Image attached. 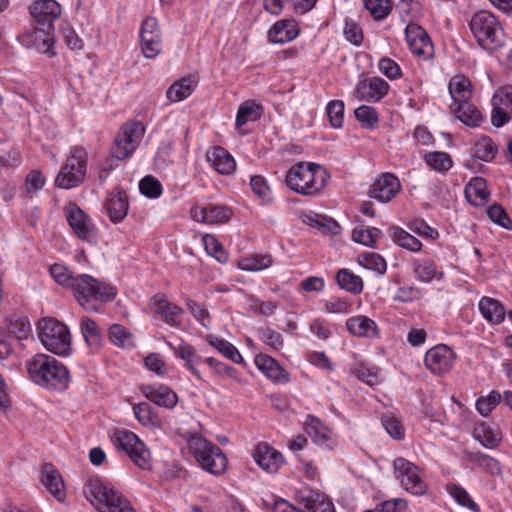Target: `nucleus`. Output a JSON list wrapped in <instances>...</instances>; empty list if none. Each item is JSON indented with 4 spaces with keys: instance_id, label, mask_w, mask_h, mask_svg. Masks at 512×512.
Instances as JSON below:
<instances>
[{
    "instance_id": "1",
    "label": "nucleus",
    "mask_w": 512,
    "mask_h": 512,
    "mask_svg": "<svg viewBox=\"0 0 512 512\" xmlns=\"http://www.w3.org/2000/svg\"><path fill=\"white\" fill-rule=\"evenodd\" d=\"M25 367L29 379L36 385L56 391L68 388L70 374L67 367L55 357L38 353L29 358Z\"/></svg>"
},
{
    "instance_id": "2",
    "label": "nucleus",
    "mask_w": 512,
    "mask_h": 512,
    "mask_svg": "<svg viewBox=\"0 0 512 512\" xmlns=\"http://www.w3.org/2000/svg\"><path fill=\"white\" fill-rule=\"evenodd\" d=\"M328 174L312 162H298L287 171L285 182L294 192L304 196L318 195L326 186Z\"/></svg>"
},
{
    "instance_id": "3",
    "label": "nucleus",
    "mask_w": 512,
    "mask_h": 512,
    "mask_svg": "<svg viewBox=\"0 0 512 512\" xmlns=\"http://www.w3.org/2000/svg\"><path fill=\"white\" fill-rule=\"evenodd\" d=\"M397 9L401 20L407 23L405 37L411 52L424 59H429L433 54V44L426 31L412 22L419 16L420 4L414 0H400Z\"/></svg>"
},
{
    "instance_id": "4",
    "label": "nucleus",
    "mask_w": 512,
    "mask_h": 512,
    "mask_svg": "<svg viewBox=\"0 0 512 512\" xmlns=\"http://www.w3.org/2000/svg\"><path fill=\"white\" fill-rule=\"evenodd\" d=\"M83 491L98 512H135L127 497L97 477L90 478Z\"/></svg>"
},
{
    "instance_id": "5",
    "label": "nucleus",
    "mask_w": 512,
    "mask_h": 512,
    "mask_svg": "<svg viewBox=\"0 0 512 512\" xmlns=\"http://www.w3.org/2000/svg\"><path fill=\"white\" fill-rule=\"evenodd\" d=\"M70 290L76 301L87 311H96V303L113 300L116 289L104 282L98 281L88 274H78Z\"/></svg>"
},
{
    "instance_id": "6",
    "label": "nucleus",
    "mask_w": 512,
    "mask_h": 512,
    "mask_svg": "<svg viewBox=\"0 0 512 512\" xmlns=\"http://www.w3.org/2000/svg\"><path fill=\"white\" fill-rule=\"evenodd\" d=\"M470 30L478 44L487 50H496L504 42V30L494 14L481 10L470 20Z\"/></svg>"
},
{
    "instance_id": "7",
    "label": "nucleus",
    "mask_w": 512,
    "mask_h": 512,
    "mask_svg": "<svg viewBox=\"0 0 512 512\" xmlns=\"http://www.w3.org/2000/svg\"><path fill=\"white\" fill-rule=\"evenodd\" d=\"M188 446L200 467L206 472L219 476L227 469V457L223 451L202 436L189 438Z\"/></svg>"
},
{
    "instance_id": "8",
    "label": "nucleus",
    "mask_w": 512,
    "mask_h": 512,
    "mask_svg": "<svg viewBox=\"0 0 512 512\" xmlns=\"http://www.w3.org/2000/svg\"><path fill=\"white\" fill-rule=\"evenodd\" d=\"M37 328L39 340L48 351L57 355L68 354L71 335L66 325L53 318H43Z\"/></svg>"
},
{
    "instance_id": "9",
    "label": "nucleus",
    "mask_w": 512,
    "mask_h": 512,
    "mask_svg": "<svg viewBox=\"0 0 512 512\" xmlns=\"http://www.w3.org/2000/svg\"><path fill=\"white\" fill-rule=\"evenodd\" d=\"M87 161V151L83 147H73L55 179L56 186L71 189L81 184L86 176Z\"/></svg>"
},
{
    "instance_id": "10",
    "label": "nucleus",
    "mask_w": 512,
    "mask_h": 512,
    "mask_svg": "<svg viewBox=\"0 0 512 512\" xmlns=\"http://www.w3.org/2000/svg\"><path fill=\"white\" fill-rule=\"evenodd\" d=\"M112 441L115 447L124 451L139 468L143 470L151 468L150 451L135 433L128 430H116Z\"/></svg>"
},
{
    "instance_id": "11",
    "label": "nucleus",
    "mask_w": 512,
    "mask_h": 512,
    "mask_svg": "<svg viewBox=\"0 0 512 512\" xmlns=\"http://www.w3.org/2000/svg\"><path fill=\"white\" fill-rule=\"evenodd\" d=\"M144 133L145 128L141 122L123 124L114 139L112 155L118 160L130 157L141 142Z\"/></svg>"
},
{
    "instance_id": "12",
    "label": "nucleus",
    "mask_w": 512,
    "mask_h": 512,
    "mask_svg": "<svg viewBox=\"0 0 512 512\" xmlns=\"http://www.w3.org/2000/svg\"><path fill=\"white\" fill-rule=\"evenodd\" d=\"M394 473L401 486L409 493L421 496L427 492V484L421 476L419 467L405 458H396Z\"/></svg>"
},
{
    "instance_id": "13",
    "label": "nucleus",
    "mask_w": 512,
    "mask_h": 512,
    "mask_svg": "<svg viewBox=\"0 0 512 512\" xmlns=\"http://www.w3.org/2000/svg\"><path fill=\"white\" fill-rule=\"evenodd\" d=\"M22 44L28 48L36 49L38 52L54 56L52 50L54 43V25L48 26L36 24L21 35Z\"/></svg>"
},
{
    "instance_id": "14",
    "label": "nucleus",
    "mask_w": 512,
    "mask_h": 512,
    "mask_svg": "<svg viewBox=\"0 0 512 512\" xmlns=\"http://www.w3.org/2000/svg\"><path fill=\"white\" fill-rule=\"evenodd\" d=\"M491 122L495 127H502L512 118V85L498 88L491 99Z\"/></svg>"
},
{
    "instance_id": "15",
    "label": "nucleus",
    "mask_w": 512,
    "mask_h": 512,
    "mask_svg": "<svg viewBox=\"0 0 512 512\" xmlns=\"http://www.w3.org/2000/svg\"><path fill=\"white\" fill-rule=\"evenodd\" d=\"M67 221L73 232L81 240L92 242L96 232L90 218L77 205L69 204L66 208Z\"/></svg>"
},
{
    "instance_id": "16",
    "label": "nucleus",
    "mask_w": 512,
    "mask_h": 512,
    "mask_svg": "<svg viewBox=\"0 0 512 512\" xmlns=\"http://www.w3.org/2000/svg\"><path fill=\"white\" fill-rule=\"evenodd\" d=\"M389 88L388 82L380 77L365 78L357 84L355 95L361 101L378 102L387 95Z\"/></svg>"
},
{
    "instance_id": "17",
    "label": "nucleus",
    "mask_w": 512,
    "mask_h": 512,
    "mask_svg": "<svg viewBox=\"0 0 512 512\" xmlns=\"http://www.w3.org/2000/svg\"><path fill=\"white\" fill-rule=\"evenodd\" d=\"M191 217L206 224H223L230 220L232 211L227 206L208 204L206 206H193L190 211Z\"/></svg>"
},
{
    "instance_id": "18",
    "label": "nucleus",
    "mask_w": 512,
    "mask_h": 512,
    "mask_svg": "<svg viewBox=\"0 0 512 512\" xmlns=\"http://www.w3.org/2000/svg\"><path fill=\"white\" fill-rule=\"evenodd\" d=\"M399 179L392 173L382 174L370 187L369 195L382 203L390 202L400 191Z\"/></svg>"
},
{
    "instance_id": "19",
    "label": "nucleus",
    "mask_w": 512,
    "mask_h": 512,
    "mask_svg": "<svg viewBox=\"0 0 512 512\" xmlns=\"http://www.w3.org/2000/svg\"><path fill=\"white\" fill-rule=\"evenodd\" d=\"M454 353L447 345H437L427 351L424 362L435 374L449 371L453 365Z\"/></svg>"
},
{
    "instance_id": "20",
    "label": "nucleus",
    "mask_w": 512,
    "mask_h": 512,
    "mask_svg": "<svg viewBox=\"0 0 512 512\" xmlns=\"http://www.w3.org/2000/svg\"><path fill=\"white\" fill-rule=\"evenodd\" d=\"M31 17L36 24L48 26L54 23L62 13L60 4L56 0H36L29 8Z\"/></svg>"
},
{
    "instance_id": "21",
    "label": "nucleus",
    "mask_w": 512,
    "mask_h": 512,
    "mask_svg": "<svg viewBox=\"0 0 512 512\" xmlns=\"http://www.w3.org/2000/svg\"><path fill=\"white\" fill-rule=\"evenodd\" d=\"M40 481L47 491L58 501H63L65 499L66 491L63 478L53 464H43Z\"/></svg>"
},
{
    "instance_id": "22",
    "label": "nucleus",
    "mask_w": 512,
    "mask_h": 512,
    "mask_svg": "<svg viewBox=\"0 0 512 512\" xmlns=\"http://www.w3.org/2000/svg\"><path fill=\"white\" fill-rule=\"evenodd\" d=\"M255 462L265 471L275 473L283 463V456L280 452L270 447L267 443H259L254 450Z\"/></svg>"
},
{
    "instance_id": "23",
    "label": "nucleus",
    "mask_w": 512,
    "mask_h": 512,
    "mask_svg": "<svg viewBox=\"0 0 512 512\" xmlns=\"http://www.w3.org/2000/svg\"><path fill=\"white\" fill-rule=\"evenodd\" d=\"M152 309L168 325L179 326L181 324L182 308L169 302L164 294H156L152 298Z\"/></svg>"
},
{
    "instance_id": "24",
    "label": "nucleus",
    "mask_w": 512,
    "mask_h": 512,
    "mask_svg": "<svg viewBox=\"0 0 512 512\" xmlns=\"http://www.w3.org/2000/svg\"><path fill=\"white\" fill-rule=\"evenodd\" d=\"M141 391L151 402L160 407L172 409L178 402L177 394L164 385H142Z\"/></svg>"
},
{
    "instance_id": "25",
    "label": "nucleus",
    "mask_w": 512,
    "mask_h": 512,
    "mask_svg": "<svg viewBox=\"0 0 512 512\" xmlns=\"http://www.w3.org/2000/svg\"><path fill=\"white\" fill-rule=\"evenodd\" d=\"M411 266L415 278L424 283H430L433 279H441L443 273L438 270L435 261L429 257L413 258Z\"/></svg>"
},
{
    "instance_id": "26",
    "label": "nucleus",
    "mask_w": 512,
    "mask_h": 512,
    "mask_svg": "<svg viewBox=\"0 0 512 512\" xmlns=\"http://www.w3.org/2000/svg\"><path fill=\"white\" fill-rule=\"evenodd\" d=\"M206 157L212 167L220 174L229 175L236 169L233 156L223 147H214L207 152Z\"/></svg>"
},
{
    "instance_id": "27",
    "label": "nucleus",
    "mask_w": 512,
    "mask_h": 512,
    "mask_svg": "<svg viewBox=\"0 0 512 512\" xmlns=\"http://www.w3.org/2000/svg\"><path fill=\"white\" fill-rule=\"evenodd\" d=\"M299 34L298 24L293 19L277 21L269 30L268 38L274 43H286L292 41Z\"/></svg>"
},
{
    "instance_id": "28",
    "label": "nucleus",
    "mask_w": 512,
    "mask_h": 512,
    "mask_svg": "<svg viewBox=\"0 0 512 512\" xmlns=\"http://www.w3.org/2000/svg\"><path fill=\"white\" fill-rule=\"evenodd\" d=\"M255 364L257 368L269 379L273 381L289 380L288 373L283 369L278 362L267 354H258L255 356Z\"/></svg>"
},
{
    "instance_id": "29",
    "label": "nucleus",
    "mask_w": 512,
    "mask_h": 512,
    "mask_svg": "<svg viewBox=\"0 0 512 512\" xmlns=\"http://www.w3.org/2000/svg\"><path fill=\"white\" fill-rule=\"evenodd\" d=\"M346 327L349 333L357 337H378L377 324L367 316L359 315L347 319Z\"/></svg>"
},
{
    "instance_id": "30",
    "label": "nucleus",
    "mask_w": 512,
    "mask_h": 512,
    "mask_svg": "<svg viewBox=\"0 0 512 512\" xmlns=\"http://www.w3.org/2000/svg\"><path fill=\"white\" fill-rule=\"evenodd\" d=\"M109 218L114 223L121 222L128 212V198L124 191L111 193L106 202Z\"/></svg>"
},
{
    "instance_id": "31",
    "label": "nucleus",
    "mask_w": 512,
    "mask_h": 512,
    "mask_svg": "<svg viewBox=\"0 0 512 512\" xmlns=\"http://www.w3.org/2000/svg\"><path fill=\"white\" fill-rule=\"evenodd\" d=\"M448 90L454 101L453 106L470 100L472 96V85L468 78L463 75L453 76L448 84Z\"/></svg>"
},
{
    "instance_id": "32",
    "label": "nucleus",
    "mask_w": 512,
    "mask_h": 512,
    "mask_svg": "<svg viewBox=\"0 0 512 512\" xmlns=\"http://www.w3.org/2000/svg\"><path fill=\"white\" fill-rule=\"evenodd\" d=\"M169 346L173 349L175 356L184 361L186 368L197 379L202 380L203 378L196 367L201 362V357L196 353L195 349L186 343H181L178 346L169 344Z\"/></svg>"
},
{
    "instance_id": "33",
    "label": "nucleus",
    "mask_w": 512,
    "mask_h": 512,
    "mask_svg": "<svg viewBox=\"0 0 512 512\" xmlns=\"http://www.w3.org/2000/svg\"><path fill=\"white\" fill-rule=\"evenodd\" d=\"M467 200L475 205H483L489 198L486 181L481 177L472 178L465 186L464 190Z\"/></svg>"
},
{
    "instance_id": "34",
    "label": "nucleus",
    "mask_w": 512,
    "mask_h": 512,
    "mask_svg": "<svg viewBox=\"0 0 512 512\" xmlns=\"http://www.w3.org/2000/svg\"><path fill=\"white\" fill-rule=\"evenodd\" d=\"M479 310L485 320L492 324L501 323L506 314L503 305L498 300L490 297H482L479 302Z\"/></svg>"
},
{
    "instance_id": "35",
    "label": "nucleus",
    "mask_w": 512,
    "mask_h": 512,
    "mask_svg": "<svg viewBox=\"0 0 512 512\" xmlns=\"http://www.w3.org/2000/svg\"><path fill=\"white\" fill-rule=\"evenodd\" d=\"M451 110L462 123L469 127H476L483 120L481 112L469 100L457 106H451Z\"/></svg>"
},
{
    "instance_id": "36",
    "label": "nucleus",
    "mask_w": 512,
    "mask_h": 512,
    "mask_svg": "<svg viewBox=\"0 0 512 512\" xmlns=\"http://www.w3.org/2000/svg\"><path fill=\"white\" fill-rule=\"evenodd\" d=\"M301 503L308 512H334L333 504L317 491H308L301 496Z\"/></svg>"
},
{
    "instance_id": "37",
    "label": "nucleus",
    "mask_w": 512,
    "mask_h": 512,
    "mask_svg": "<svg viewBox=\"0 0 512 512\" xmlns=\"http://www.w3.org/2000/svg\"><path fill=\"white\" fill-rule=\"evenodd\" d=\"M206 341L230 361L236 364H241L243 362V357L239 353L238 349L229 341L211 334L206 336Z\"/></svg>"
},
{
    "instance_id": "38",
    "label": "nucleus",
    "mask_w": 512,
    "mask_h": 512,
    "mask_svg": "<svg viewBox=\"0 0 512 512\" xmlns=\"http://www.w3.org/2000/svg\"><path fill=\"white\" fill-rule=\"evenodd\" d=\"M263 107L254 100H246L238 108L236 115V126L241 127L249 121H256L261 118Z\"/></svg>"
},
{
    "instance_id": "39",
    "label": "nucleus",
    "mask_w": 512,
    "mask_h": 512,
    "mask_svg": "<svg viewBox=\"0 0 512 512\" xmlns=\"http://www.w3.org/2000/svg\"><path fill=\"white\" fill-rule=\"evenodd\" d=\"M273 261L268 254H251L238 261V268L243 271L256 272L269 268Z\"/></svg>"
},
{
    "instance_id": "40",
    "label": "nucleus",
    "mask_w": 512,
    "mask_h": 512,
    "mask_svg": "<svg viewBox=\"0 0 512 512\" xmlns=\"http://www.w3.org/2000/svg\"><path fill=\"white\" fill-rule=\"evenodd\" d=\"M389 234L397 245L409 251L419 252L422 248V243L416 237L400 227H390Z\"/></svg>"
},
{
    "instance_id": "41",
    "label": "nucleus",
    "mask_w": 512,
    "mask_h": 512,
    "mask_svg": "<svg viewBox=\"0 0 512 512\" xmlns=\"http://www.w3.org/2000/svg\"><path fill=\"white\" fill-rule=\"evenodd\" d=\"M497 146L488 136L478 138L473 146V157L475 159L491 162L497 154Z\"/></svg>"
},
{
    "instance_id": "42",
    "label": "nucleus",
    "mask_w": 512,
    "mask_h": 512,
    "mask_svg": "<svg viewBox=\"0 0 512 512\" xmlns=\"http://www.w3.org/2000/svg\"><path fill=\"white\" fill-rule=\"evenodd\" d=\"M193 90L194 81L190 77H184L168 88L166 96L171 102H180L190 96Z\"/></svg>"
},
{
    "instance_id": "43",
    "label": "nucleus",
    "mask_w": 512,
    "mask_h": 512,
    "mask_svg": "<svg viewBox=\"0 0 512 512\" xmlns=\"http://www.w3.org/2000/svg\"><path fill=\"white\" fill-rule=\"evenodd\" d=\"M423 160L428 167L439 173H446L453 166L451 156L442 151L428 152L423 156Z\"/></svg>"
},
{
    "instance_id": "44",
    "label": "nucleus",
    "mask_w": 512,
    "mask_h": 512,
    "mask_svg": "<svg viewBox=\"0 0 512 512\" xmlns=\"http://www.w3.org/2000/svg\"><path fill=\"white\" fill-rule=\"evenodd\" d=\"M80 329L87 345L96 350L101 344V331L94 320L83 317L80 321Z\"/></svg>"
},
{
    "instance_id": "45",
    "label": "nucleus",
    "mask_w": 512,
    "mask_h": 512,
    "mask_svg": "<svg viewBox=\"0 0 512 512\" xmlns=\"http://www.w3.org/2000/svg\"><path fill=\"white\" fill-rule=\"evenodd\" d=\"M474 435L481 445L489 449L497 447L501 441V433L486 423L479 424L474 430Z\"/></svg>"
},
{
    "instance_id": "46",
    "label": "nucleus",
    "mask_w": 512,
    "mask_h": 512,
    "mask_svg": "<svg viewBox=\"0 0 512 512\" xmlns=\"http://www.w3.org/2000/svg\"><path fill=\"white\" fill-rule=\"evenodd\" d=\"M336 281L340 288L352 294H360L363 290V281L361 277L355 275L348 269L339 270L336 274Z\"/></svg>"
},
{
    "instance_id": "47",
    "label": "nucleus",
    "mask_w": 512,
    "mask_h": 512,
    "mask_svg": "<svg viewBox=\"0 0 512 512\" xmlns=\"http://www.w3.org/2000/svg\"><path fill=\"white\" fill-rule=\"evenodd\" d=\"M305 430L318 445H324L330 439L328 428L316 417L308 416Z\"/></svg>"
},
{
    "instance_id": "48",
    "label": "nucleus",
    "mask_w": 512,
    "mask_h": 512,
    "mask_svg": "<svg viewBox=\"0 0 512 512\" xmlns=\"http://www.w3.org/2000/svg\"><path fill=\"white\" fill-rule=\"evenodd\" d=\"M447 491L461 506L468 508L472 512H480L479 506L470 497L468 492L460 485L448 484Z\"/></svg>"
},
{
    "instance_id": "49",
    "label": "nucleus",
    "mask_w": 512,
    "mask_h": 512,
    "mask_svg": "<svg viewBox=\"0 0 512 512\" xmlns=\"http://www.w3.org/2000/svg\"><path fill=\"white\" fill-rule=\"evenodd\" d=\"M365 8L369 11L374 20L385 19L392 11L391 0H363Z\"/></svg>"
},
{
    "instance_id": "50",
    "label": "nucleus",
    "mask_w": 512,
    "mask_h": 512,
    "mask_svg": "<svg viewBox=\"0 0 512 512\" xmlns=\"http://www.w3.org/2000/svg\"><path fill=\"white\" fill-rule=\"evenodd\" d=\"M110 341L121 348L134 346L133 336L122 325L113 324L110 326L109 331Z\"/></svg>"
},
{
    "instance_id": "51",
    "label": "nucleus",
    "mask_w": 512,
    "mask_h": 512,
    "mask_svg": "<svg viewBox=\"0 0 512 512\" xmlns=\"http://www.w3.org/2000/svg\"><path fill=\"white\" fill-rule=\"evenodd\" d=\"M353 374L362 382L369 386L379 384V369L375 366H368L366 364H358L353 368Z\"/></svg>"
},
{
    "instance_id": "52",
    "label": "nucleus",
    "mask_w": 512,
    "mask_h": 512,
    "mask_svg": "<svg viewBox=\"0 0 512 512\" xmlns=\"http://www.w3.org/2000/svg\"><path fill=\"white\" fill-rule=\"evenodd\" d=\"M50 274L59 285L68 289L73 286L76 276L66 266L58 263L50 267Z\"/></svg>"
},
{
    "instance_id": "53",
    "label": "nucleus",
    "mask_w": 512,
    "mask_h": 512,
    "mask_svg": "<svg viewBox=\"0 0 512 512\" xmlns=\"http://www.w3.org/2000/svg\"><path fill=\"white\" fill-rule=\"evenodd\" d=\"M329 123L333 128H341L344 120V103L341 100H333L326 107Z\"/></svg>"
},
{
    "instance_id": "54",
    "label": "nucleus",
    "mask_w": 512,
    "mask_h": 512,
    "mask_svg": "<svg viewBox=\"0 0 512 512\" xmlns=\"http://www.w3.org/2000/svg\"><path fill=\"white\" fill-rule=\"evenodd\" d=\"M354 114L365 128H373L378 123V114L373 107L361 105L355 109Z\"/></svg>"
},
{
    "instance_id": "55",
    "label": "nucleus",
    "mask_w": 512,
    "mask_h": 512,
    "mask_svg": "<svg viewBox=\"0 0 512 512\" xmlns=\"http://www.w3.org/2000/svg\"><path fill=\"white\" fill-rule=\"evenodd\" d=\"M380 235L381 231L377 228L354 229L352 239L357 243L373 247Z\"/></svg>"
},
{
    "instance_id": "56",
    "label": "nucleus",
    "mask_w": 512,
    "mask_h": 512,
    "mask_svg": "<svg viewBox=\"0 0 512 512\" xmlns=\"http://www.w3.org/2000/svg\"><path fill=\"white\" fill-rule=\"evenodd\" d=\"M140 192L149 198H157L162 193L161 183L153 176H145L139 183Z\"/></svg>"
},
{
    "instance_id": "57",
    "label": "nucleus",
    "mask_w": 512,
    "mask_h": 512,
    "mask_svg": "<svg viewBox=\"0 0 512 512\" xmlns=\"http://www.w3.org/2000/svg\"><path fill=\"white\" fill-rule=\"evenodd\" d=\"M501 395L497 391H491L487 397H480L476 402V408L482 416H488L495 406L500 403Z\"/></svg>"
},
{
    "instance_id": "58",
    "label": "nucleus",
    "mask_w": 512,
    "mask_h": 512,
    "mask_svg": "<svg viewBox=\"0 0 512 512\" xmlns=\"http://www.w3.org/2000/svg\"><path fill=\"white\" fill-rule=\"evenodd\" d=\"M205 363L212 368L217 375L239 380V373L234 367L228 366L214 357H207Z\"/></svg>"
},
{
    "instance_id": "59",
    "label": "nucleus",
    "mask_w": 512,
    "mask_h": 512,
    "mask_svg": "<svg viewBox=\"0 0 512 512\" xmlns=\"http://www.w3.org/2000/svg\"><path fill=\"white\" fill-rule=\"evenodd\" d=\"M487 215L494 223L505 229L511 228V220L505 209L498 204H493L487 209Z\"/></svg>"
},
{
    "instance_id": "60",
    "label": "nucleus",
    "mask_w": 512,
    "mask_h": 512,
    "mask_svg": "<svg viewBox=\"0 0 512 512\" xmlns=\"http://www.w3.org/2000/svg\"><path fill=\"white\" fill-rule=\"evenodd\" d=\"M378 68L390 80H396L402 76L400 66L391 58L383 57L378 63Z\"/></svg>"
},
{
    "instance_id": "61",
    "label": "nucleus",
    "mask_w": 512,
    "mask_h": 512,
    "mask_svg": "<svg viewBox=\"0 0 512 512\" xmlns=\"http://www.w3.org/2000/svg\"><path fill=\"white\" fill-rule=\"evenodd\" d=\"M361 264L370 270H374L379 274H384L387 268L385 259L376 253H367L363 255Z\"/></svg>"
},
{
    "instance_id": "62",
    "label": "nucleus",
    "mask_w": 512,
    "mask_h": 512,
    "mask_svg": "<svg viewBox=\"0 0 512 512\" xmlns=\"http://www.w3.org/2000/svg\"><path fill=\"white\" fill-rule=\"evenodd\" d=\"M344 36L351 44L359 46L363 41V32L353 20H346L343 30Z\"/></svg>"
},
{
    "instance_id": "63",
    "label": "nucleus",
    "mask_w": 512,
    "mask_h": 512,
    "mask_svg": "<svg viewBox=\"0 0 512 512\" xmlns=\"http://www.w3.org/2000/svg\"><path fill=\"white\" fill-rule=\"evenodd\" d=\"M205 248L211 251L214 257L221 263L228 260V254L223 249L222 244L213 236L207 235L204 237Z\"/></svg>"
},
{
    "instance_id": "64",
    "label": "nucleus",
    "mask_w": 512,
    "mask_h": 512,
    "mask_svg": "<svg viewBox=\"0 0 512 512\" xmlns=\"http://www.w3.org/2000/svg\"><path fill=\"white\" fill-rule=\"evenodd\" d=\"M260 339L274 350L281 349L284 344L282 335L270 328H263L260 330Z\"/></svg>"
}]
</instances>
